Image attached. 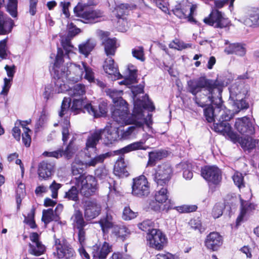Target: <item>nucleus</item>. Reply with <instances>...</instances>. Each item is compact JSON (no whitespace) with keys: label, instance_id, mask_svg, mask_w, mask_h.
<instances>
[{"label":"nucleus","instance_id":"7c9ffc66","mask_svg":"<svg viewBox=\"0 0 259 259\" xmlns=\"http://www.w3.org/2000/svg\"><path fill=\"white\" fill-rule=\"evenodd\" d=\"M167 155V151L163 150H156L149 152L148 164L153 166L155 165L156 161L162 159L166 157Z\"/></svg>","mask_w":259,"mask_h":259},{"label":"nucleus","instance_id":"e2e57ef3","mask_svg":"<svg viewBox=\"0 0 259 259\" xmlns=\"http://www.w3.org/2000/svg\"><path fill=\"white\" fill-rule=\"evenodd\" d=\"M84 72L85 73V78L90 82H92L94 80L95 77L92 69L85 65Z\"/></svg>","mask_w":259,"mask_h":259},{"label":"nucleus","instance_id":"09e8293b","mask_svg":"<svg viewBox=\"0 0 259 259\" xmlns=\"http://www.w3.org/2000/svg\"><path fill=\"white\" fill-rule=\"evenodd\" d=\"M233 180L234 184L239 188L245 187L244 178L242 174L239 172H236L233 176Z\"/></svg>","mask_w":259,"mask_h":259},{"label":"nucleus","instance_id":"2eb2a0df","mask_svg":"<svg viewBox=\"0 0 259 259\" xmlns=\"http://www.w3.org/2000/svg\"><path fill=\"white\" fill-rule=\"evenodd\" d=\"M85 65V63L82 62L81 64L70 63L67 67L63 66L66 68L65 72L68 74V80L77 82L80 79L84 73ZM61 66H63L62 63Z\"/></svg>","mask_w":259,"mask_h":259},{"label":"nucleus","instance_id":"f3484780","mask_svg":"<svg viewBox=\"0 0 259 259\" xmlns=\"http://www.w3.org/2000/svg\"><path fill=\"white\" fill-rule=\"evenodd\" d=\"M235 126L237 131L245 136H251L255 133V128L249 118L243 117L238 119Z\"/></svg>","mask_w":259,"mask_h":259},{"label":"nucleus","instance_id":"9b49d317","mask_svg":"<svg viewBox=\"0 0 259 259\" xmlns=\"http://www.w3.org/2000/svg\"><path fill=\"white\" fill-rule=\"evenodd\" d=\"M147 244L149 246L156 250H162L167 242L164 234L158 229H152L147 234Z\"/></svg>","mask_w":259,"mask_h":259},{"label":"nucleus","instance_id":"052dcab7","mask_svg":"<svg viewBox=\"0 0 259 259\" xmlns=\"http://www.w3.org/2000/svg\"><path fill=\"white\" fill-rule=\"evenodd\" d=\"M62 185L54 181L50 185L49 189L52 192V197L53 198H56L58 196V191L61 187Z\"/></svg>","mask_w":259,"mask_h":259},{"label":"nucleus","instance_id":"ddd939ff","mask_svg":"<svg viewBox=\"0 0 259 259\" xmlns=\"http://www.w3.org/2000/svg\"><path fill=\"white\" fill-rule=\"evenodd\" d=\"M203 22L208 25L220 28L226 27L230 23L228 19L225 18L218 10H212L209 16L203 19Z\"/></svg>","mask_w":259,"mask_h":259},{"label":"nucleus","instance_id":"13d9d810","mask_svg":"<svg viewBox=\"0 0 259 259\" xmlns=\"http://www.w3.org/2000/svg\"><path fill=\"white\" fill-rule=\"evenodd\" d=\"M7 38L0 41V61L6 59L8 53L6 48Z\"/></svg>","mask_w":259,"mask_h":259},{"label":"nucleus","instance_id":"de8ad7c7","mask_svg":"<svg viewBox=\"0 0 259 259\" xmlns=\"http://www.w3.org/2000/svg\"><path fill=\"white\" fill-rule=\"evenodd\" d=\"M54 210L52 208L44 210L42 212V221L47 224L54 220Z\"/></svg>","mask_w":259,"mask_h":259},{"label":"nucleus","instance_id":"dca6fc26","mask_svg":"<svg viewBox=\"0 0 259 259\" xmlns=\"http://www.w3.org/2000/svg\"><path fill=\"white\" fill-rule=\"evenodd\" d=\"M108 35L109 32H102L101 33V39L105 54L108 57H112L115 55L118 46L116 39L115 38H109L108 37Z\"/></svg>","mask_w":259,"mask_h":259},{"label":"nucleus","instance_id":"6ab92c4d","mask_svg":"<svg viewBox=\"0 0 259 259\" xmlns=\"http://www.w3.org/2000/svg\"><path fill=\"white\" fill-rule=\"evenodd\" d=\"M29 237L32 243L29 244V253L35 256H39L42 254L46 250V247L39 240L38 233L33 232L30 234Z\"/></svg>","mask_w":259,"mask_h":259},{"label":"nucleus","instance_id":"864d4df0","mask_svg":"<svg viewBox=\"0 0 259 259\" xmlns=\"http://www.w3.org/2000/svg\"><path fill=\"white\" fill-rule=\"evenodd\" d=\"M153 223L151 220H147L138 224V227L141 230L150 232L152 228Z\"/></svg>","mask_w":259,"mask_h":259},{"label":"nucleus","instance_id":"4be33fe9","mask_svg":"<svg viewBox=\"0 0 259 259\" xmlns=\"http://www.w3.org/2000/svg\"><path fill=\"white\" fill-rule=\"evenodd\" d=\"M54 172V164L47 161H43L38 165V175L40 180H47Z\"/></svg>","mask_w":259,"mask_h":259},{"label":"nucleus","instance_id":"aec40b11","mask_svg":"<svg viewBox=\"0 0 259 259\" xmlns=\"http://www.w3.org/2000/svg\"><path fill=\"white\" fill-rule=\"evenodd\" d=\"M92 254L94 257L99 259H105L108 254L112 251V245L108 242L104 241L103 243L96 244L92 248Z\"/></svg>","mask_w":259,"mask_h":259},{"label":"nucleus","instance_id":"c9c22d12","mask_svg":"<svg viewBox=\"0 0 259 259\" xmlns=\"http://www.w3.org/2000/svg\"><path fill=\"white\" fill-rule=\"evenodd\" d=\"M72 219L75 224L74 226L77 229L85 228L88 225V223L84 220L82 212L79 210L75 211L72 217Z\"/></svg>","mask_w":259,"mask_h":259},{"label":"nucleus","instance_id":"3c124183","mask_svg":"<svg viewBox=\"0 0 259 259\" xmlns=\"http://www.w3.org/2000/svg\"><path fill=\"white\" fill-rule=\"evenodd\" d=\"M71 101V99L69 98L65 97L64 98L62 103L61 111L59 114L60 117H62L68 111Z\"/></svg>","mask_w":259,"mask_h":259},{"label":"nucleus","instance_id":"b1692460","mask_svg":"<svg viewBox=\"0 0 259 259\" xmlns=\"http://www.w3.org/2000/svg\"><path fill=\"white\" fill-rule=\"evenodd\" d=\"M205 243L208 249L217 250L223 243L222 237L217 232H211L207 236Z\"/></svg>","mask_w":259,"mask_h":259},{"label":"nucleus","instance_id":"f03ea898","mask_svg":"<svg viewBox=\"0 0 259 259\" xmlns=\"http://www.w3.org/2000/svg\"><path fill=\"white\" fill-rule=\"evenodd\" d=\"M85 155L90 158L89 160L83 162L78 158H75L71 164V171L75 177L74 183L79 189L80 193L85 197L88 198L95 194L97 191V181L95 177L83 174L84 170L89 167L95 166L98 163L103 162L104 160L110 156L109 153L94 156V154Z\"/></svg>","mask_w":259,"mask_h":259},{"label":"nucleus","instance_id":"a211bd4d","mask_svg":"<svg viewBox=\"0 0 259 259\" xmlns=\"http://www.w3.org/2000/svg\"><path fill=\"white\" fill-rule=\"evenodd\" d=\"M201 176L207 181L214 184H218L222 179L220 170L214 166H206L202 168Z\"/></svg>","mask_w":259,"mask_h":259},{"label":"nucleus","instance_id":"37998d69","mask_svg":"<svg viewBox=\"0 0 259 259\" xmlns=\"http://www.w3.org/2000/svg\"><path fill=\"white\" fill-rule=\"evenodd\" d=\"M143 144L144 142L143 141L134 142L122 148L120 150V151L121 153H125L138 149L146 150L147 148L143 147Z\"/></svg>","mask_w":259,"mask_h":259},{"label":"nucleus","instance_id":"c756f323","mask_svg":"<svg viewBox=\"0 0 259 259\" xmlns=\"http://www.w3.org/2000/svg\"><path fill=\"white\" fill-rule=\"evenodd\" d=\"M99 223L104 233L108 232L109 229H112L114 226L112 216L109 213H107L106 215L103 216Z\"/></svg>","mask_w":259,"mask_h":259},{"label":"nucleus","instance_id":"774afa93","mask_svg":"<svg viewBox=\"0 0 259 259\" xmlns=\"http://www.w3.org/2000/svg\"><path fill=\"white\" fill-rule=\"evenodd\" d=\"M78 239L80 244L82 246L85 240V228L78 229Z\"/></svg>","mask_w":259,"mask_h":259},{"label":"nucleus","instance_id":"f257e3e1","mask_svg":"<svg viewBox=\"0 0 259 259\" xmlns=\"http://www.w3.org/2000/svg\"><path fill=\"white\" fill-rule=\"evenodd\" d=\"M187 90L195 97L194 100L199 106L204 107L211 103L217 105V110L220 117L219 121L228 122L232 116L221 109L222 93L223 83L218 80L207 79L204 77L187 81Z\"/></svg>","mask_w":259,"mask_h":259},{"label":"nucleus","instance_id":"c85d7f7f","mask_svg":"<svg viewBox=\"0 0 259 259\" xmlns=\"http://www.w3.org/2000/svg\"><path fill=\"white\" fill-rule=\"evenodd\" d=\"M85 93V87L82 84H76L69 89L68 94L73 99L84 98L83 96Z\"/></svg>","mask_w":259,"mask_h":259},{"label":"nucleus","instance_id":"473e14b6","mask_svg":"<svg viewBox=\"0 0 259 259\" xmlns=\"http://www.w3.org/2000/svg\"><path fill=\"white\" fill-rule=\"evenodd\" d=\"M238 141L244 150L250 151L256 146V140L250 136L238 138Z\"/></svg>","mask_w":259,"mask_h":259},{"label":"nucleus","instance_id":"cd10ccee","mask_svg":"<svg viewBox=\"0 0 259 259\" xmlns=\"http://www.w3.org/2000/svg\"><path fill=\"white\" fill-rule=\"evenodd\" d=\"M227 54H235L240 56H243L245 54V49L239 43L230 44L224 50Z\"/></svg>","mask_w":259,"mask_h":259},{"label":"nucleus","instance_id":"2f4dec72","mask_svg":"<svg viewBox=\"0 0 259 259\" xmlns=\"http://www.w3.org/2000/svg\"><path fill=\"white\" fill-rule=\"evenodd\" d=\"M178 6L181 7V9L186 17L188 18L189 21H192L193 20L192 16L195 9V7L188 1H183Z\"/></svg>","mask_w":259,"mask_h":259},{"label":"nucleus","instance_id":"69168bd1","mask_svg":"<svg viewBox=\"0 0 259 259\" xmlns=\"http://www.w3.org/2000/svg\"><path fill=\"white\" fill-rule=\"evenodd\" d=\"M110 259H133L132 256L124 253L114 252Z\"/></svg>","mask_w":259,"mask_h":259},{"label":"nucleus","instance_id":"79ce46f5","mask_svg":"<svg viewBox=\"0 0 259 259\" xmlns=\"http://www.w3.org/2000/svg\"><path fill=\"white\" fill-rule=\"evenodd\" d=\"M218 122L214 123V130L215 132L220 133L224 135L228 134L231 131V126L228 122L219 121L217 119Z\"/></svg>","mask_w":259,"mask_h":259},{"label":"nucleus","instance_id":"6e6552de","mask_svg":"<svg viewBox=\"0 0 259 259\" xmlns=\"http://www.w3.org/2000/svg\"><path fill=\"white\" fill-rule=\"evenodd\" d=\"M74 13L79 17L80 21L84 23H94L103 16V13L97 10H85L84 6L80 3L74 8Z\"/></svg>","mask_w":259,"mask_h":259},{"label":"nucleus","instance_id":"0eeeda50","mask_svg":"<svg viewBox=\"0 0 259 259\" xmlns=\"http://www.w3.org/2000/svg\"><path fill=\"white\" fill-rule=\"evenodd\" d=\"M248 90V87L243 83L233 84L230 88V98L233 101L234 106L239 110L249 107L248 103L245 100Z\"/></svg>","mask_w":259,"mask_h":259},{"label":"nucleus","instance_id":"4c0bfd02","mask_svg":"<svg viewBox=\"0 0 259 259\" xmlns=\"http://www.w3.org/2000/svg\"><path fill=\"white\" fill-rule=\"evenodd\" d=\"M18 0H8L6 5V11L14 19H17L18 12Z\"/></svg>","mask_w":259,"mask_h":259},{"label":"nucleus","instance_id":"5701e85b","mask_svg":"<svg viewBox=\"0 0 259 259\" xmlns=\"http://www.w3.org/2000/svg\"><path fill=\"white\" fill-rule=\"evenodd\" d=\"M103 68L105 72L111 76L112 79L116 80L121 78L122 75L119 73L117 66L115 64L112 57H109V59L105 60Z\"/></svg>","mask_w":259,"mask_h":259},{"label":"nucleus","instance_id":"a18cd8bd","mask_svg":"<svg viewBox=\"0 0 259 259\" xmlns=\"http://www.w3.org/2000/svg\"><path fill=\"white\" fill-rule=\"evenodd\" d=\"M80 192L79 189L75 185L72 186L70 189L65 193L64 198H67L68 200L77 201L78 200V194Z\"/></svg>","mask_w":259,"mask_h":259},{"label":"nucleus","instance_id":"49530a36","mask_svg":"<svg viewBox=\"0 0 259 259\" xmlns=\"http://www.w3.org/2000/svg\"><path fill=\"white\" fill-rule=\"evenodd\" d=\"M133 126L127 127L126 130L121 131L119 139L121 140H126L130 138L133 134H134L136 127H137L135 124Z\"/></svg>","mask_w":259,"mask_h":259},{"label":"nucleus","instance_id":"bb28decb","mask_svg":"<svg viewBox=\"0 0 259 259\" xmlns=\"http://www.w3.org/2000/svg\"><path fill=\"white\" fill-rule=\"evenodd\" d=\"M130 10V6L127 4L115 3L113 12L117 18L123 19V17L128 14Z\"/></svg>","mask_w":259,"mask_h":259},{"label":"nucleus","instance_id":"412c9836","mask_svg":"<svg viewBox=\"0 0 259 259\" xmlns=\"http://www.w3.org/2000/svg\"><path fill=\"white\" fill-rule=\"evenodd\" d=\"M4 2L5 0H0V8ZM14 25L13 20L0 11V34H5L11 32Z\"/></svg>","mask_w":259,"mask_h":259},{"label":"nucleus","instance_id":"680f3d73","mask_svg":"<svg viewBox=\"0 0 259 259\" xmlns=\"http://www.w3.org/2000/svg\"><path fill=\"white\" fill-rule=\"evenodd\" d=\"M189 224L191 228L195 230H198L200 233H201L204 230V229L202 227L200 221L198 219L191 220Z\"/></svg>","mask_w":259,"mask_h":259},{"label":"nucleus","instance_id":"39448f33","mask_svg":"<svg viewBox=\"0 0 259 259\" xmlns=\"http://www.w3.org/2000/svg\"><path fill=\"white\" fill-rule=\"evenodd\" d=\"M102 138L106 145L112 144L119 138V129L114 125L113 122L109 123L104 129L96 131L88 137L86 142L87 150L92 149L96 151V145Z\"/></svg>","mask_w":259,"mask_h":259},{"label":"nucleus","instance_id":"8fccbe9b","mask_svg":"<svg viewBox=\"0 0 259 259\" xmlns=\"http://www.w3.org/2000/svg\"><path fill=\"white\" fill-rule=\"evenodd\" d=\"M137 212L133 211L130 207H125L122 214V218L124 220H131L135 218L137 215Z\"/></svg>","mask_w":259,"mask_h":259},{"label":"nucleus","instance_id":"c03bdc74","mask_svg":"<svg viewBox=\"0 0 259 259\" xmlns=\"http://www.w3.org/2000/svg\"><path fill=\"white\" fill-rule=\"evenodd\" d=\"M246 24L249 26H259V10L253 11L248 19L245 20Z\"/></svg>","mask_w":259,"mask_h":259},{"label":"nucleus","instance_id":"0e129e2a","mask_svg":"<svg viewBox=\"0 0 259 259\" xmlns=\"http://www.w3.org/2000/svg\"><path fill=\"white\" fill-rule=\"evenodd\" d=\"M38 0H30L29 4V13L31 16H34L37 12L36 6Z\"/></svg>","mask_w":259,"mask_h":259},{"label":"nucleus","instance_id":"f704fd0d","mask_svg":"<svg viewBox=\"0 0 259 259\" xmlns=\"http://www.w3.org/2000/svg\"><path fill=\"white\" fill-rule=\"evenodd\" d=\"M107 93L112 99L113 102L114 104V105L127 104L126 101L121 97L122 91L109 89Z\"/></svg>","mask_w":259,"mask_h":259},{"label":"nucleus","instance_id":"4d7b16f0","mask_svg":"<svg viewBox=\"0 0 259 259\" xmlns=\"http://www.w3.org/2000/svg\"><path fill=\"white\" fill-rule=\"evenodd\" d=\"M132 54L137 59L144 61V49L142 47H138L133 49Z\"/></svg>","mask_w":259,"mask_h":259},{"label":"nucleus","instance_id":"bf43d9fd","mask_svg":"<svg viewBox=\"0 0 259 259\" xmlns=\"http://www.w3.org/2000/svg\"><path fill=\"white\" fill-rule=\"evenodd\" d=\"M126 167V164L124 161V158L121 156L116 161L114 169L118 172H123Z\"/></svg>","mask_w":259,"mask_h":259},{"label":"nucleus","instance_id":"e433bc0d","mask_svg":"<svg viewBox=\"0 0 259 259\" xmlns=\"http://www.w3.org/2000/svg\"><path fill=\"white\" fill-rule=\"evenodd\" d=\"M168 195L167 186L157 187V190L155 194V200L159 203L165 202L168 200Z\"/></svg>","mask_w":259,"mask_h":259},{"label":"nucleus","instance_id":"423d86ee","mask_svg":"<svg viewBox=\"0 0 259 259\" xmlns=\"http://www.w3.org/2000/svg\"><path fill=\"white\" fill-rule=\"evenodd\" d=\"M71 110L75 114L82 110L84 113L87 112L96 118L105 115L107 112V104L105 103H100L97 108L90 103H86L84 98L81 97L73 99Z\"/></svg>","mask_w":259,"mask_h":259},{"label":"nucleus","instance_id":"ea45409f","mask_svg":"<svg viewBox=\"0 0 259 259\" xmlns=\"http://www.w3.org/2000/svg\"><path fill=\"white\" fill-rule=\"evenodd\" d=\"M112 232L116 237L124 239L125 237L130 233L129 230L124 226L114 225L112 228Z\"/></svg>","mask_w":259,"mask_h":259},{"label":"nucleus","instance_id":"9d476101","mask_svg":"<svg viewBox=\"0 0 259 259\" xmlns=\"http://www.w3.org/2000/svg\"><path fill=\"white\" fill-rule=\"evenodd\" d=\"M150 192V184L144 176L141 175L133 179L132 193L134 196L145 198Z\"/></svg>","mask_w":259,"mask_h":259},{"label":"nucleus","instance_id":"58836bf2","mask_svg":"<svg viewBox=\"0 0 259 259\" xmlns=\"http://www.w3.org/2000/svg\"><path fill=\"white\" fill-rule=\"evenodd\" d=\"M127 69L129 72L128 77L125 80L119 82L120 84H130L136 82L137 77V69L136 67L132 64H129L128 65Z\"/></svg>","mask_w":259,"mask_h":259},{"label":"nucleus","instance_id":"4468645a","mask_svg":"<svg viewBox=\"0 0 259 259\" xmlns=\"http://www.w3.org/2000/svg\"><path fill=\"white\" fill-rule=\"evenodd\" d=\"M84 216L87 221L97 217L101 211V205L96 200H88L83 202Z\"/></svg>","mask_w":259,"mask_h":259},{"label":"nucleus","instance_id":"7ed1b4c3","mask_svg":"<svg viewBox=\"0 0 259 259\" xmlns=\"http://www.w3.org/2000/svg\"><path fill=\"white\" fill-rule=\"evenodd\" d=\"M144 109L151 112L155 110V106L147 95H145L143 99H137L135 101L133 112L131 116H128L127 104H125L114 105L111 109V117L118 123L142 126L146 122L143 114Z\"/></svg>","mask_w":259,"mask_h":259},{"label":"nucleus","instance_id":"a878e982","mask_svg":"<svg viewBox=\"0 0 259 259\" xmlns=\"http://www.w3.org/2000/svg\"><path fill=\"white\" fill-rule=\"evenodd\" d=\"M239 199L241 203V212L236 220L237 225H238L242 221L246 214L255 209V206L253 204L248 201H244L241 197Z\"/></svg>","mask_w":259,"mask_h":259},{"label":"nucleus","instance_id":"603ef678","mask_svg":"<svg viewBox=\"0 0 259 259\" xmlns=\"http://www.w3.org/2000/svg\"><path fill=\"white\" fill-rule=\"evenodd\" d=\"M197 206L195 205H183L176 207V209L180 213H188L196 210Z\"/></svg>","mask_w":259,"mask_h":259},{"label":"nucleus","instance_id":"6e6d98bb","mask_svg":"<svg viewBox=\"0 0 259 259\" xmlns=\"http://www.w3.org/2000/svg\"><path fill=\"white\" fill-rule=\"evenodd\" d=\"M31 132L29 128H25L22 134V141L24 145L28 147L30 145L31 139L29 133Z\"/></svg>","mask_w":259,"mask_h":259},{"label":"nucleus","instance_id":"20e7f679","mask_svg":"<svg viewBox=\"0 0 259 259\" xmlns=\"http://www.w3.org/2000/svg\"><path fill=\"white\" fill-rule=\"evenodd\" d=\"M62 45L65 51V54L64 55L62 49H58L55 62L53 67L54 73V77L56 81L54 88L52 84H48L46 87L44 95L45 98L47 99H49L51 94L61 93L65 91L68 92L69 90L68 87L66 84V81L68 80V74L65 72L66 68L61 66V64L63 62L64 56L70 58V55L73 54L72 51L73 46L70 44V42L67 39L62 41Z\"/></svg>","mask_w":259,"mask_h":259},{"label":"nucleus","instance_id":"a19ab883","mask_svg":"<svg viewBox=\"0 0 259 259\" xmlns=\"http://www.w3.org/2000/svg\"><path fill=\"white\" fill-rule=\"evenodd\" d=\"M218 110H217V105L214 109L212 106H209L204 109V114L206 119L208 122L215 121V119H218L217 114Z\"/></svg>","mask_w":259,"mask_h":259},{"label":"nucleus","instance_id":"72a5a7b5","mask_svg":"<svg viewBox=\"0 0 259 259\" xmlns=\"http://www.w3.org/2000/svg\"><path fill=\"white\" fill-rule=\"evenodd\" d=\"M96 44L94 40L88 39L85 42H82L78 46L79 52L87 57L95 48Z\"/></svg>","mask_w":259,"mask_h":259},{"label":"nucleus","instance_id":"5fc2aeb1","mask_svg":"<svg viewBox=\"0 0 259 259\" xmlns=\"http://www.w3.org/2000/svg\"><path fill=\"white\" fill-rule=\"evenodd\" d=\"M64 125L63 127L62 134V141L64 144H65L69 139L70 133L68 129L69 126V121L67 119L64 121Z\"/></svg>","mask_w":259,"mask_h":259},{"label":"nucleus","instance_id":"f8f14e48","mask_svg":"<svg viewBox=\"0 0 259 259\" xmlns=\"http://www.w3.org/2000/svg\"><path fill=\"white\" fill-rule=\"evenodd\" d=\"M54 239V248L56 250V252H54L55 255H56L59 258L66 259H70L74 256V250L66 240L57 239L55 236Z\"/></svg>","mask_w":259,"mask_h":259},{"label":"nucleus","instance_id":"1a4fd4ad","mask_svg":"<svg viewBox=\"0 0 259 259\" xmlns=\"http://www.w3.org/2000/svg\"><path fill=\"white\" fill-rule=\"evenodd\" d=\"M172 175V169L168 163L159 165L152 175V178L158 187L167 186Z\"/></svg>","mask_w":259,"mask_h":259},{"label":"nucleus","instance_id":"393cba45","mask_svg":"<svg viewBox=\"0 0 259 259\" xmlns=\"http://www.w3.org/2000/svg\"><path fill=\"white\" fill-rule=\"evenodd\" d=\"M73 139H71L69 144L67 146L65 150L59 149L57 151L47 152H45L44 154L50 157L59 158L62 156H65L67 158H70L74 153V149L73 148Z\"/></svg>","mask_w":259,"mask_h":259},{"label":"nucleus","instance_id":"338daca9","mask_svg":"<svg viewBox=\"0 0 259 259\" xmlns=\"http://www.w3.org/2000/svg\"><path fill=\"white\" fill-rule=\"evenodd\" d=\"M223 214L222 207L218 204L215 205L212 209V215L214 218H218Z\"/></svg>","mask_w":259,"mask_h":259}]
</instances>
